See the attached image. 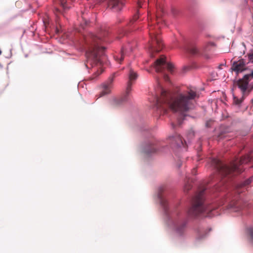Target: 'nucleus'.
<instances>
[{
    "label": "nucleus",
    "mask_w": 253,
    "mask_h": 253,
    "mask_svg": "<svg viewBox=\"0 0 253 253\" xmlns=\"http://www.w3.org/2000/svg\"><path fill=\"white\" fill-rule=\"evenodd\" d=\"M60 4L64 9H66L68 7L66 6V1L64 0H60Z\"/></svg>",
    "instance_id": "nucleus-22"
},
{
    "label": "nucleus",
    "mask_w": 253,
    "mask_h": 253,
    "mask_svg": "<svg viewBox=\"0 0 253 253\" xmlns=\"http://www.w3.org/2000/svg\"><path fill=\"white\" fill-rule=\"evenodd\" d=\"M208 45L214 46V43L213 42H210L208 43Z\"/></svg>",
    "instance_id": "nucleus-27"
},
{
    "label": "nucleus",
    "mask_w": 253,
    "mask_h": 253,
    "mask_svg": "<svg viewBox=\"0 0 253 253\" xmlns=\"http://www.w3.org/2000/svg\"><path fill=\"white\" fill-rule=\"evenodd\" d=\"M196 168L194 169L192 171V174H196Z\"/></svg>",
    "instance_id": "nucleus-25"
},
{
    "label": "nucleus",
    "mask_w": 253,
    "mask_h": 253,
    "mask_svg": "<svg viewBox=\"0 0 253 253\" xmlns=\"http://www.w3.org/2000/svg\"><path fill=\"white\" fill-rule=\"evenodd\" d=\"M248 233L250 237L251 242L253 243V228H249L248 229Z\"/></svg>",
    "instance_id": "nucleus-20"
},
{
    "label": "nucleus",
    "mask_w": 253,
    "mask_h": 253,
    "mask_svg": "<svg viewBox=\"0 0 253 253\" xmlns=\"http://www.w3.org/2000/svg\"><path fill=\"white\" fill-rule=\"evenodd\" d=\"M205 189L197 193L192 200V206L188 211V214L192 216H203L211 217L216 214L215 209L211 206H207L204 203V194Z\"/></svg>",
    "instance_id": "nucleus-4"
},
{
    "label": "nucleus",
    "mask_w": 253,
    "mask_h": 253,
    "mask_svg": "<svg viewBox=\"0 0 253 253\" xmlns=\"http://www.w3.org/2000/svg\"><path fill=\"white\" fill-rule=\"evenodd\" d=\"M149 32L150 41L149 42V49L151 52V56L154 57L153 54L159 52L162 49L163 44L160 37L158 29L160 27L157 25H150L149 22Z\"/></svg>",
    "instance_id": "nucleus-5"
},
{
    "label": "nucleus",
    "mask_w": 253,
    "mask_h": 253,
    "mask_svg": "<svg viewBox=\"0 0 253 253\" xmlns=\"http://www.w3.org/2000/svg\"><path fill=\"white\" fill-rule=\"evenodd\" d=\"M108 7L115 12L121 11L124 6L123 0H107Z\"/></svg>",
    "instance_id": "nucleus-11"
},
{
    "label": "nucleus",
    "mask_w": 253,
    "mask_h": 253,
    "mask_svg": "<svg viewBox=\"0 0 253 253\" xmlns=\"http://www.w3.org/2000/svg\"><path fill=\"white\" fill-rule=\"evenodd\" d=\"M172 223L173 227L177 233L181 234L184 232L187 224V221L184 216L177 215L173 218Z\"/></svg>",
    "instance_id": "nucleus-7"
},
{
    "label": "nucleus",
    "mask_w": 253,
    "mask_h": 253,
    "mask_svg": "<svg viewBox=\"0 0 253 253\" xmlns=\"http://www.w3.org/2000/svg\"><path fill=\"white\" fill-rule=\"evenodd\" d=\"M234 205H232V204H230V207L231 208H233L234 207Z\"/></svg>",
    "instance_id": "nucleus-29"
},
{
    "label": "nucleus",
    "mask_w": 253,
    "mask_h": 253,
    "mask_svg": "<svg viewBox=\"0 0 253 253\" xmlns=\"http://www.w3.org/2000/svg\"><path fill=\"white\" fill-rule=\"evenodd\" d=\"M116 73H114L111 77H109L107 81L104 83L102 86V91L100 92L98 98L101 97L103 96L109 94L111 92V90L112 87V84L114 79L115 77Z\"/></svg>",
    "instance_id": "nucleus-9"
},
{
    "label": "nucleus",
    "mask_w": 253,
    "mask_h": 253,
    "mask_svg": "<svg viewBox=\"0 0 253 253\" xmlns=\"http://www.w3.org/2000/svg\"><path fill=\"white\" fill-rule=\"evenodd\" d=\"M189 134L191 135L192 136H193L194 135V133L193 132H191Z\"/></svg>",
    "instance_id": "nucleus-28"
},
{
    "label": "nucleus",
    "mask_w": 253,
    "mask_h": 253,
    "mask_svg": "<svg viewBox=\"0 0 253 253\" xmlns=\"http://www.w3.org/2000/svg\"><path fill=\"white\" fill-rule=\"evenodd\" d=\"M102 72V71H97L95 73L94 75L96 76V77H97L99 75H100Z\"/></svg>",
    "instance_id": "nucleus-23"
},
{
    "label": "nucleus",
    "mask_w": 253,
    "mask_h": 253,
    "mask_svg": "<svg viewBox=\"0 0 253 253\" xmlns=\"http://www.w3.org/2000/svg\"><path fill=\"white\" fill-rule=\"evenodd\" d=\"M246 61L243 59H241L237 61H233L231 67V70L236 73L237 75L245 71H249V67Z\"/></svg>",
    "instance_id": "nucleus-8"
},
{
    "label": "nucleus",
    "mask_w": 253,
    "mask_h": 253,
    "mask_svg": "<svg viewBox=\"0 0 253 253\" xmlns=\"http://www.w3.org/2000/svg\"><path fill=\"white\" fill-rule=\"evenodd\" d=\"M139 18L138 14L134 15L131 20L130 21V24H132L135 21H136Z\"/></svg>",
    "instance_id": "nucleus-21"
},
{
    "label": "nucleus",
    "mask_w": 253,
    "mask_h": 253,
    "mask_svg": "<svg viewBox=\"0 0 253 253\" xmlns=\"http://www.w3.org/2000/svg\"><path fill=\"white\" fill-rule=\"evenodd\" d=\"M126 52V49L123 47L121 49L120 54L119 56H115V59L116 61H118L120 63H121V62L124 60V54Z\"/></svg>",
    "instance_id": "nucleus-15"
},
{
    "label": "nucleus",
    "mask_w": 253,
    "mask_h": 253,
    "mask_svg": "<svg viewBox=\"0 0 253 253\" xmlns=\"http://www.w3.org/2000/svg\"><path fill=\"white\" fill-rule=\"evenodd\" d=\"M108 34L106 32H100L97 36L89 34L84 38L86 45L85 55L87 68L93 67L100 62V57L103 54L105 47L100 44L106 41L105 37Z\"/></svg>",
    "instance_id": "nucleus-2"
},
{
    "label": "nucleus",
    "mask_w": 253,
    "mask_h": 253,
    "mask_svg": "<svg viewBox=\"0 0 253 253\" xmlns=\"http://www.w3.org/2000/svg\"><path fill=\"white\" fill-rule=\"evenodd\" d=\"M187 52H189L190 53L193 55H196L199 53V49L196 46L191 45L189 46L187 49Z\"/></svg>",
    "instance_id": "nucleus-14"
},
{
    "label": "nucleus",
    "mask_w": 253,
    "mask_h": 253,
    "mask_svg": "<svg viewBox=\"0 0 253 253\" xmlns=\"http://www.w3.org/2000/svg\"><path fill=\"white\" fill-rule=\"evenodd\" d=\"M252 180V177L249 178L248 179L245 180L244 182L242 183L240 185V187H243L244 186H246L249 185L251 183Z\"/></svg>",
    "instance_id": "nucleus-18"
},
{
    "label": "nucleus",
    "mask_w": 253,
    "mask_h": 253,
    "mask_svg": "<svg viewBox=\"0 0 253 253\" xmlns=\"http://www.w3.org/2000/svg\"><path fill=\"white\" fill-rule=\"evenodd\" d=\"M252 158L250 155H247L241 158L240 160H235L231 162L230 166L223 164L218 159L213 158L211 160V166L223 177L228 175H234L239 174L242 171L241 165L248 163L251 161Z\"/></svg>",
    "instance_id": "nucleus-3"
},
{
    "label": "nucleus",
    "mask_w": 253,
    "mask_h": 253,
    "mask_svg": "<svg viewBox=\"0 0 253 253\" xmlns=\"http://www.w3.org/2000/svg\"><path fill=\"white\" fill-rule=\"evenodd\" d=\"M171 145L176 147H180L183 145V141L181 136L179 134H175L170 137Z\"/></svg>",
    "instance_id": "nucleus-12"
},
{
    "label": "nucleus",
    "mask_w": 253,
    "mask_h": 253,
    "mask_svg": "<svg viewBox=\"0 0 253 253\" xmlns=\"http://www.w3.org/2000/svg\"><path fill=\"white\" fill-rule=\"evenodd\" d=\"M149 148H146L145 149V152L146 154H149L153 153L156 151V149L152 145L149 146Z\"/></svg>",
    "instance_id": "nucleus-17"
},
{
    "label": "nucleus",
    "mask_w": 253,
    "mask_h": 253,
    "mask_svg": "<svg viewBox=\"0 0 253 253\" xmlns=\"http://www.w3.org/2000/svg\"><path fill=\"white\" fill-rule=\"evenodd\" d=\"M164 78L165 81H168L169 80V77L167 75H164Z\"/></svg>",
    "instance_id": "nucleus-24"
},
{
    "label": "nucleus",
    "mask_w": 253,
    "mask_h": 253,
    "mask_svg": "<svg viewBox=\"0 0 253 253\" xmlns=\"http://www.w3.org/2000/svg\"><path fill=\"white\" fill-rule=\"evenodd\" d=\"M137 75L136 73H135L132 69H130L129 74V81L127 84V87L126 90V95L123 98L121 99V102L126 101L127 100V96L130 92L131 85L132 84H133V81L137 79Z\"/></svg>",
    "instance_id": "nucleus-10"
},
{
    "label": "nucleus",
    "mask_w": 253,
    "mask_h": 253,
    "mask_svg": "<svg viewBox=\"0 0 253 253\" xmlns=\"http://www.w3.org/2000/svg\"><path fill=\"white\" fill-rule=\"evenodd\" d=\"M154 67L156 72L158 73L163 72L166 69L170 73H172L174 68L173 65L171 63L166 62V57L162 55L160 58L157 59L154 63Z\"/></svg>",
    "instance_id": "nucleus-6"
},
{
    "label": "nucleus",
    "mask_w": 253,
    "mask_h": 253,
    "mask_svg": "<svg viewBox=\"0 0 253 253\" xmlns=\"http://www.w3.org/2000/svg\"><path fill=\"white\" fill-rule=\"evenodd\" d=\"M248 59L249 62L247 63L248 65L250 63L253 64V50H251L249 51V52L247 54Z\"/></svg>",
    "instance_id": "nucleus-16"
},
{
    "label": "nucleus",
    "mask_w": 253,
    "mask_h": 253,
    "mask_svg": "<svg viewBox=\"0 0 253 253\" xmlns=\"http://www.w3.org/2000/svg\"><path fill=\"white\" fill-rule=\"evenodd\" d=\"M199 97L197 89L193 86L173 93L162 89L161 96L157 99L156 107L164 114L169 109L174 112H186L194 108Z\"/></svg>",
    "instance_id": "nucleus-1"
},
{
    "label": "nucleus",
    "mask_w": 253,
    "mask_h": 253,
    "mask_svg": "<svg viewBox=\"0 0 253 253\" xmlns=\"http://www.w3.org/2000/svg\"><path fill=\"white\" fill-rule=\"evenodd\" d=\"M137 4H138V6L139 7H141V2H140V1L139 0L138 1Z\"/></svg>",
    "instance_id": "nucleus-26"
},
{
    "label": "nucleus",
    "mask_w": 253,
    "mask_h": 253,
    "mask_svg": "<svg viewBox=\"0 0 253 253\" xmlns=\"http://www.w3.org/2000/svg\"><path fill=\"white\" fill-rule=\"evenodd\" d=\"M162 190V188H160L159 189L160 192H159V193L158 194V197L160 199L161 204L164 207L165 210H166L167 207V201L161 195L160 192H161Z\"/></svg>",
    "instance_id": "nucleus-13"
},
{
    "label": "nucleus",
    "mask_w": 253,
    "mask_h": 253,
    "mask_svg": "<svg viewBox=\"0 0 253 253\" xmlns=\"http://www.w3.org/2000/svg\"><path fill=\"white\" fill-rule=\"evenodd\" d=\"M192 187V186L191 184L189 183V180L187 181V182H186V183H185L184 186V191L188 192L190 189H191Z\"/></svg>",
    "instance_id": "nucleus-19"
}]
</instances>
